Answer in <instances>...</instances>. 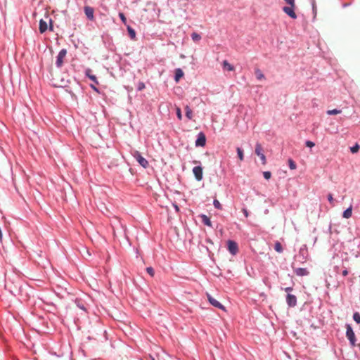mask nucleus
I'll return each mask as SVG.
<instances>
[{
  "instance_id": "6e6552de",
  "label": "nucleus",
  "mask_w": 360,
  "mask_h": 360,
  "mask_svg": "<svg viewBox=\"0 0 360 360\" xmlns=\"http://www.w3.org/2000/svg\"><path fill=\"white\" fill-rule=\"evenodd\" d=\"M207 299H208L210 304L211 305H212L213 307H214L217 309H221L223 311H226L225 307L221 302H219L218 300H217L216 299L212 297L209 294H207Z\"/></svg>"
},
{
  "instance_id": "09e8293b",
  "label": "nucleus",
  "mask_w": 360,
  "mask_h": 360,
  "mask_svg": "<svg viewBox=\"0 0 360 360\" xmlns=\"http://www.w3.org/2000/svg\"><path fill=\"white\" fill-rule=\"evenodd\" d=\"M153 360H155V359H153Z\"/></svg>"
},
{
  "instance_id": "58836bf2",
  "label": "nucleus",
  "mask_w": 360,
  "mask_h": 360,
  "mask_svg": "<svg viewBox=\"0 0 360 360\" xmlns=\"http://www.w3.org/2000/svg\"><path fill=\"white\" fill-rule=\"evenodd\" d=\"M327 199L332 204L333 203V201H334V199H333V195L331 193H329L328 195H327Z\"/></svg>"
},
{
  "instance_id": "de8ad7c7",
  "label": "nucleus",
  "mask_w": 360,
  "mask_h": 360,
  "mask_svg": "<svg viewBox=\"0 0 360 360\" xmlns=\"http://www.w3.org/2000/svg\"><path fill=\"white\" fill-rule=\"evenodd\" d=\"M96 92H97V93H98V94H101V93H103V91H96Z\"/></svg>"
},
{
  "instance_id": "20e7f679",
  "label": "nucleus",
  "mask_w": 360,
  "mask_h": 360,
  "mask_svg": "<svg viewBox=\"0 0 360 360\" xmlns=\"http://www.w3.org/2000/svg\"><path fill=\"white\" fill-rule=\"evenodd\" d=\"M134 158L136 160V161L139 162V164L143 167L144 169H146L149 164L148 160L143 158L141 153L138 150L134 151L133 154Z\"/></svg>"
},
{
  "instance_id": "72a5a7b5",
  "label": "nucleus",
  "mask_w": 360,
  "mask_h": 360,
  "mask_svg": "<svg viewBox=\"0 0 360 360\" xmlns=\"http://www.w3.org/2000/svg\"><path fill=\"white\" fill-rule=\"evenodd\" d=\"M264 178L266 180H269L271 177V173L269 171H265L263 172Z\"/></svg>"
},
{
  "instance_id": "4be33fe9",
  "label": "nucleus",
  "mask_w": 360,
  "mask_h": 360,
  "mask_svg": "<svg viewBox=\"0 0 360 360\" xmlns=\"http://www.w3.org/2000/svg\"><path fill=\"white\" fill-rule=\"evenodd\" d=\"M274 250L276 252L278 253H281L283 251V248L282 247V245L280 242L276 241L274 244Z\"/></svg>"
},
{
  "instance_id": "ddd939ff",
  "label": "nucleus",
  "mask_w": 360,
  "mask_h": 360,
  "mask_svg": "<svg viewBox=\"0 0 360 360\" xmlns=\"http://www.w3.org/2000/svg\"><path fill=\"white\" fill-rule=\"evenodd\" d=\"M198 217L200 219H201V221L204 225H205L208 227L212 228V224L211 219L208 216H207L205 214H200L198 215Z\"/></svg>"
},
{
  "instance_id": "39448f33",
  "label": "nucleus",
  "mask_w": 360,
  "mask_h": 360,
  "mask_svg": "<svg viewBox=\"0 0 360 360\" xmlns=\"http://www.w3.org/2000/svg\"><path fill=\"white\" fill-rule=\"evenodd\" d=\"M206 144V136L203 131H200L197 134V138L195 141V147H204Z\"/></svg>"
},
{
  "instance_id": "79ce46f5",
  "label": "nucleus",
  "mask_w": 360,
  "mask_h": 360,
  "mask_svg": "<svg viewBox=\"0 0 360 360\" xmlns=\"http://www.w3.org/2000/svg\"><path fill=\"white\" fill-rule=\"evenodd\" d=\"M348 274H349V271H348L347 269H345L342 271V276H347V275H348Z\"/></svg>"
},
{
  "instance_id": "1a4fd4ad",
  "label": "nucleus",
  "mask_w": 360,
  "mask_h": 360,
  "mask_svg": "<svg viewBox=\"0 0 360 360\" xmlns=\"http://www.w3.org/2000/svg\"><path fill=\"white\" fill-rule=\"evenodd\" d=\"M255 153L257 154V155H258L260 158V159L262 160V163L263 165H266V156L264 154V153L262 152V148L261 144L259 143H257L255 145Z\"/></svg>"
},
{
  "instance_id": "473e14b6",
  "label": "nucleus",
  "mask_w": 360,
  "mask_h": 360,
  "mask_svg": "<svg viewBox=\"0 0 360 360\" xmlns=\"http://www.w3.org/2000/svg\"><path fill=\"white\" fill-rule=\"evenodd\" d=\"M146 272L151 276L153 277L155 275V270L152 266H148L146 268Z\"/></svg>"
},
{
  "instance_id": "c03bdc74",
  "label": "nucleus",
  "mask_w": 360,
  "mask_h": 360,
  "mask_svg": "<svg viewBox=\"0 0 360 360\" xmlns=\"http://www.w3.org/2000/svg\"><path fill=\"white\" fill-rule=\"evenodd\" d=\"M205 241H206V243H211V244H212V243H212V240H211V239H210V238H207V239L205 240Z\"/></svg>"
},
{
  "instance_id": "37998d69",
  "label": "nucleus",
  "mask_w": 360,
  "mask_h": 360,
  "mask_svg": "<svg viewBox=\"0 0 360 360\" xmlns=\"http://www.w3.org/2000/svg\"><path fill=\"white\" fill-rule=\"evenodd\" d=\"M49 24H50V25H49V30H50L51 31H53V21H52V20H50Z\"/></svg>"
},
{
  "instance_id": "7ed1b4c3",
  "label": "nucleus",
  "mask_w": 360,
  "mask_h": 360,
  "mask_svg": "<svg viewBox=\"0 0 360 360\" xmlns=\"http://www.w3.org/2000/svg\"><path fill=\"white\" fill-rule=\"evenodd\" d=\"M193 162L194 164H198V165L193 168L192 172L195 180L198 181H200L203 179V168L201 165V162L200 161L198 160H194Z\"/></svg>"
},
{
  "instance_id": "a878e982",
  "label": "nucleus",
  "mask_w": 360,
  "mask_h": 360,
  "mask_svg": "<svg viewBox=\"0 0 360 360\" xmlns=\"http://www.w3.org/2000/svg\"><path fill=\"white\" fill-rule=\"evenodd\" d=\"M353 320L358 324L360 323V314L358 311H356L353 314L352 316Z\"/></svg>"
},
{
  "instance_id": "c9c22d12",
  "label": "nucleus",
  "mask_w": 360,
  "mask_h": 360,
  "mask_svg": "<svg viewBox=\"0 0 360 360\" xmlns=\"http://www.w3.org/2000/svg\"><path fill=\"white\" fill-rule=\"evenodd\" d=\"M287 4L291 6H295V0H284Z\"/></svg>"
},
{
  "instance_id": "c756f323",
  "label": "nucleus",
  "mask_w": 360,
  "mask_h": 360,
  "mask_svg": "<svg viewBox=\"0 0 360 360\" xmlns=\"http://www.w3.org/2000/svg\"><path fill=\"white\" fill-rule=\"evenodd\" d=\"M360 148V146L358 143H355L353 146L350 148V151L352 153H356L359 151Z\"/></svg>"
},
{
  "instance_id": "dca6fc26",
  "label": "nucleus",
  "mask_w": 360,
  "mask_h": 360,
  "mask_svg": "<svg viewBox=\"0 0 360 360\" xmlns=\"http://www.w3.org/2000/svg\"><path fill=\"white\" fill-rule=\"evenodd\" d=\"M74 302H75V304H76V306L79 309H82L84 312L87 311V309H86V307L85 306V304H84V301L82 299L76 298Z\"/></svg>"
},
{
  "instance_id": "0eeeda50",
  "label": "nucleus",
  "mask_w": 360,
  "mask_h": 360,
  "mask_svg": "<svg viewBox=\"0 0 360 360\" xmlns=\"http://www.w3.org/2000/svg\"><path fill=\"white\" fill-rule=\"evenodd\" d=\"M85 75L93 82V83L90 84L91 88L93 90H98L96 85L98 84V82L96 79V77L93 74L92 70L89 68L86 69Z\"/></svg>"
},
{
  "instance_id": "a211bd4d",
  "label": "nucleus",
  "mask_w": 360,
  "mask_h": 360,
  "mask_svg": "<svg viewBox=\"0 0 360 360\" xmlns=\"http://www.w3.org/2000/svg\"><path fill=\"white\" fill-rule=\"evenodd\" d=\"M47 23L44 20L39 21V31L41 33H44L47 30Z\"/></svg>"
},
{
  "instance_id": "5701e85b",
  "label": "nucleus",
  "mask_w": 360,
  "mask_h": 360,
  "mask_svg": "<svg viewBox=\"0 0 360 360\" xmlns=\"http://www.w3.org/2000/svg\"><path fill=\"white\" fill-rule=\"evenodd\" d=\"M186 110V117L188 118V120H191L193 117V111L190 108L188 105H186L185 108Z\"/></svg>"
},
{
  "instance_id": "f8f14e48",
  "label": "nucleus",
  "mask_w": 360,
  "mask_h": 360,
  "mask_svg": "<svg viewBox=\"0 0 360 360\" xmlns=\"http://www.w3.org/2000/svg\"><path fill=\"white\" fill-rule=\"evenodd\" d=\"M295 6H284L283 8V11L285 13H286L288 15H289L291 18L295 19L297 18V15L295 12L294 11Z\"/></svg>"
},
{
  "instance_id": "49530a36",
  "label": "nucleus",
  "mask_w": 360,
  "mask_h": 360,
  "mask_svg": "<svg viewBox=\"0 0 360 360\" xmlns=\"http://www.w3.org/2000/svg\"><path fill=\"white\" fill-rule=\"evenodd\" d=\"M328 231L330 233L331 232V225L329 226Z\"/></svg>"
},
{
  "instance_id": "f257e3e1",
  "label": "nucleus",
  "mask_w": 360,
  "mask_h": 360,
  "mask_svg": "<svg viewBox=\"0 0 360 360\" xmlns=\"http://www.w3.org/2000/svg\"><path fill=\"white\" fill-rule=\"evenodd\" d=\"M309 257L308 248L306 244H304L300 248L299 252L297 255L295 256V259H297L300 263L306 262L307 258Z\"/></svg>"
},
{
  "instance_id": "e433bc0d",
  "label": "nucleus",
  "mask_w": 360,
  "mask_h": 360,
  "mask_svg": "<svg viewBox=\"0 0 360 360\" xmlns=\"http://www.w3.org/2000/svg\"><path fill=\"white\" fill-rule=\"evenodd\" d=\"M242 212L244 214V216L248 218L249 217V211L248 210V209L246 207H243L242 208Z\"/></svg>"
},
{
  "instance_id": "f704fd0d",
  "label": "nucleus",
  "mask_w": 360,
  "mask_h": 360,
  "mask_svg": "<svg viewBox=\"0 0 360 360\" xmlns=\"http://www.w3.org/2000/svg\"><path fill=\"white\" fill-rule=\"evenodd\" d=\"M305 146L308 148H311L315 146V143L311 141L307 140L305 141Z\"/></svg>"
},
{
  "instance_id": "a19ab883",
  "label": "nucleus",
  "mask_w": 360,
  "mask_h": 360,
  "mask_svg": "<svg viewBox=\"0 0 360 360\" xmlns=\"http://www.w3.org/2000/svg\"><path fill=\"white\" fill-rule=\"evenodd\" d=\"M173 207L176 212H179V207L176 203H173Z\"/></svg>"
},
{
  "instance_id": "9b49d317",
  "label": "nucleus",
  "mask_w": 360,
  "mask_h": 360,
  "mask_svg": "<svg viewBox=\"0 0 360 360\" xmlns=\"http://www.w3.org/2000/svg\"><path fill=\"white\" fill-rule=\"evenodd\" d=\"M67 54L66 49H62L60 51L56 60V65L58 68H60L63 64L64 58Z\"/></svg>"
},
{
  "instance_id": "6ab92c4d",
  "label": "nucleus",
  "mask_w": 360,
  "mask_h": 360,
  "mask_svg": "<svg viewBox=\"0 0 360 360\" xmlns=\"http://www.w3.org/2000/svg\"><path fill=\"white\" fill-rule=\"evenodd\" d=\"M223 68L226 70H228V71H233L234 70V67L231 65L227 60H224L223 61Z\"/></svg>"
},
{
  "instance_id": "393cba45",
  "label": "nucleus",
  "mask_w": 360,
  "mask_h": 360,
  "mask_svg": "<svg viewBox=\"0 0 360 360\" xmlns=\"http://www.w3.org/2000/svg\"><path fill=\"white\" fill-rule=\"evenodd\" d=\"M236 151H237L238 157L240 159V160H241V161L243 160V159H244L243 150L241 148L238 147L236 148Z\"/></svg>"
},
{
  "instance_id": "7c9ffc66",
  "label": "nucleus",
  "mask_w": 360,
  "mask_h": 360,
  "mask_svg": "<svg viewBox=\"0 0 360 360\" xmlns=\"http://www.w3.org/2000/svg\"><path fill=\"white\" fill-rule=\"evenodd\" d=\"M128 32L131 39H134L136 37V32L131 27H127Z\"/></svg>"
},
{
  "instance_id": "2f4dec72",
  "label": "nucleus",
  "mask_w": 360,
  "mask_h": 360,
  "mask_svg": "<svg viewBox=\"0 0 360 360\" xmlns=\"http://www.w3.org/2000/svg\"><path fill=\"white\" fill-rule=\"evenodd\" d=\"M176 117H177L178 120H182V113H181V110L179 107L176 108Z\"/></svg>"
},
{
  "instance_id": "4c0bfd02",
  "label": "nucleus",
  "mask_w": 360,
  "mask_h": 360,
  "mask_svg": "<svg viewBox=\"0 0 360 360\" xmlns=\"http://www.w3.org/2000/svg\"><path fill=\"white\" fill-rule=\"evenodd\" d=\"M119 16L121 19V20L124 22V23H126L127 22V18L125 17V15H124L123 13H119Z\"/></svg>"
},
{
  "instance_id": "4468645a",
  "label": "nucleus",
  "mask_w": 360,
  "mask_h": 360,
  "mask_svg": "<svg viewBox=\"0 0 360 360\" xmlns=\"http://www.w3.org/2000/svg\"><path fill=\"white\" fill-rule=\"evenodd\" d=\"M84 13L88 19H89L90 20H94V9L92 7L88 6H85Z\"/></svg>"
},
{
  "instance_id": "423d86ee",
  "label": "nucleus",
  "mask_w": 360,
  "mask_h": 360,
  "mask_svg": "<svg viewBox=\"0 0 360 360\" xmlns=\"http://www.w3.org/2000/svg\"><path fill=\"white\" fill-rule=\"evenodd\" d=\"M227 250L232 255H236L238 252V243L233 240H228Z\"/></svg>"
},
{
  "instance_id": "9d476101",
  "label": "nucleus",
  "mask_w": 360,
  "mask_h": 360,
  "mask_svg": "<svg viewBox=\"0 0 360 360\" xmlns=\"http://www.w3.org/2000/svg\"><path fill=\"white\" fill-rule=\"evenodd\" d=\"M285 300L288 307L292 308L297 305V297L295 295L288 293Z\"/></svg>"
},
{
  "instance_id": "c85d7f7f",
  "label": "nucleus",
  "mask_w": 360,
  "mask_h": 360,
  "mask_svg": "<svg viewBox=\"0 0 360 360\" xmlns=\"http://www.w3.org/2000/svg\"><path fill=\"white\" fill-rule=\"evenodd\" d=\"M213 205L217 210H222V206H221L220 202L217 199H214Z\"/></svg>"
},
{
  "instance_id": "bb28decb",
  "label": "nucleus",
  "mask_w": 360,
  "mask_h": 360,
  "mask_svg": "<svg viewBox=\"0 0 360 360\" xmlns=\"http://www.w3.org/2000/svg\"><path fill=\"white\" fill-rule=\"evenodd\" d=\"M288 166L290 169H295L297 167L295 162L291 158L288 159Z\"/></svg>"
},
{
  "instance_id": "f03ea898",
  "label": "nucleus",
  "mask_w": 360,
  "mask_h": 360,
  "mask_svg": "<svg viewBox=\"0 0 360 360\" xmlns=\"http://www.w3.org/2000/svg\"><path fill=\"white\" fill-rule=\"evenodd\" d=\"M346 327V337L347 338L349 345L352 347L356 346V338L355 333L353 330L352 326L349 323L345 325Z\"/></svg>"
},
{
  "instance_id": "2eb2a0df",
  "label": "nucleus",
  "mask_w": 360,
  "mask_h": 360,
  "mask_svg": "<svg viewBox=\"0 0 360 360\" xmlns=\"http://www.w3.org/2000/svg\"><path fill=\"white\" fill-rule=\"evenodd\" d=\"M295 273L298 276H308L309 272L307 268L299 267L295 269Z\"/></svg>"
},
{
  "instance_id": "aec40b11",
  "label": "nucleus",
  "mask_w": 360,
  "mask_h": 360,
  "mask_svg": "<svg viewBox=\"0 0 360 360\" xmlns=\"http://www.w3.org/2000/svg\"><path fill=\"white\" fill-rule=\"evenodd\" d=\"M184 76V72L181 69L177 68L175 70V80L178 82Z\"/></svg>"
},
{
  "instance_id": "cd10ccee",
  "label": "nucleus",
  "mask_w": 360,
  "mask_h": 360,
  "mask_svg": "<svg viewBox=\"0 0 360 360\" xmlns=\"http://www.w3.org/2000/svg\"><path fill=\"white\" fill-rule=\"evenodd\" d=\"M191 38L194 41H198L201 39V36L197 32H193L191 34Z\"/></svg>"
},
{
  "instance_id": "f3484780",
  "label": "nucleus",
  "mask_w": 360,
  "mask_h": 360,
  "mask_svg": "<svg viewBox=\"0 0 360 360\" xmlns=\"http://www.w3.org/2000/svg\"><path fill=\"white\" fill-rule=\"evenodd\" d=\"M352 206L350 205L345 210L343 211L342 217L345 219H349L352 217Z\"/></svg>"
},
{
  "instance_id": "a18cd8bd",
  "label": "nucleus",
  "mask_w": 360,
  "mask_h": 360,
  "mask_svg": "<svg viewBox=\"0 0 360 360\" xmlns=\"http://www.w3.org/2000/svg\"><path fill=\"white\" fill-rule=\"evenodd\" d=\"M143 88H145V86H144V84H140V86H139V90H141V89H143Z\"/></svg>"
},
{
  "instance_id": "b1692460",
  "label": "nucleus",
  "mask_w": 360,
  "mask_h": 360,
  "mask_svg": "<svg viewBox=\"0 0 360 360\" xmlns=\"http://www.w3.org/2000/svg\"><path fill=\"white\" fill-rule=\"evenodd\" d=\"M341 112H342L341 110L335 108V109H333V110H328L326 111V114L328 115H335L340 114Z\"/></svg>"
},
{
  "instance_id": "ea45409f",
  "label": "nucleus",
  "mask_w": 360,
  "mask_h": 360,
  "mask_svg": "<svg viewBox=\"0 0 360 360\" xmlns=\"http://www.w3.org/2000/svg\"><path fill=\"white\" fill-rule=\"evenodd\" d=\"M292 290H293L292 287H286V288H284V290L287 293H290V292H291Z\"/></svg>"
},
{
  "instance_id": "412c9836",
  "label": "nucleus",
  "mask_w": 360,
  "mask_h": 360,
  "mask_svg": "<svg viewBox=\"0 0 360 360\" xmlns=\"http://www.w3.org/2000/svg\"><path fill=\"white\" fill-rule=\"evenodd\" d=\"M255 76L257 77V79L258 80H261L262 79H264V74L262 73V72L261 71V70H259V68H256L255 70Z\"/></svg>"
}]
</instances>
